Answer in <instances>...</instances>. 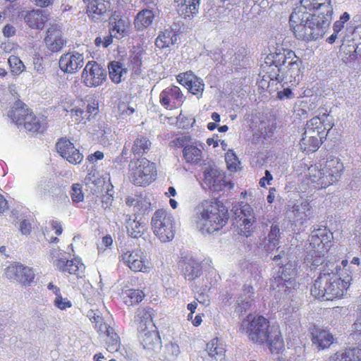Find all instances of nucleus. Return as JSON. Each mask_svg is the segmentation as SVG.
I'll list each match as a JSON object with an SVG mask.
<instances>
[{
    "mask_svg": "<svg viewBox=\"0 0 361 361\" xmlns=\"http://www.w3.org/2000/svg\"><path fill=\"white\" fill-rule=\"evenodd\" d=\"M289 23L295 37L310 42L322 38L328 30L333 13L330 0H300Z\"/></svg>",
    "mask_w": 361,
    "mask_h": 361,
    "instance_id": "obj_1",
    "label": "nucleus"
},
{
    "mask_svg": "<svg viewBox=\"0 0 361 361\" xmlns=\"http://www.w3.org/2000/svg\"><path fill=\"white\" fill-rule=\"evenodd\" d=\"M240 331L255 343H267L271 353L278 352L283 346V340L278 327L270 326L262 316L249 314L241 322Z\"/></svg>",
    "mask_w": 361,
    "mask_h": 361,
    "instance_id": "obj_2",
    "label": "nucleus"
},
{
    "mask_svg": "<svg viewBox=\"0 0 361 361\" xmlns=\"http://www.w3.org/2000/svg\"><path fill=\"white\" fill-rule=\"evenodd\" d=\"M195 222L202 234L212 233L228 222L227 208L220 202L205 200L195 208Z\"/></svg>",
    "mask_w": 361,
    "mask_h": 361,
    "instance_id": "obj_3",
    "label": "nucleus"
},
{
    "mask_svg": "<svg viewBox=\"0 0 361 361\" xmlns=\"http://www.w3.org/2000/svg\"><path fill=\"white\" fill-rule=\"evenodd\" d=\"M151 224L154 235L161 242L173 239L177 225L174 217L165 209H158L154 213Z\"/></svg>",
    "mask_w": 361,
    "mask_h": 361,
    "instance_id": "obj_4",
    "label": "nucleus"
},
{
    "mask_svg": "<svg viewBox=\"0 0 361 361\" xmlns=\"http://www.w3.org/2000/svg\"><path fill=\"white\" fill-rule=\"evenodd\" d=\"M155 176V165L147 159H137L129 164V180L135 185H148L154 180Z\"/></svg>",
    "mask_w": 361,
    "mask_h": 361,
    "instance_id": "obj_5",
    "label": "nucleus"
},
{
    "mask_svg": "<svg viewBox=\"0 0 361 361\" xmlns=\"http://www.w3.org/2000/svg\"><path fill=\"white\" fill-rule=\"evenodd\" d=\"M343 169V164L338 158L328 159L325 167L322 169H317L316 167L309 169L312 181L317 182L322 188H326L336 182L341 176Z\"/></svg>",
    "mask_w": 361,
    "mask_h": 361,
    "instance_id": "obj_6",
    "label": "nucleus"
},
{
    "mask_svg": "<svg viewBox=\"0 0 361 361\" xmlns=\"http://www.w3.org/2000/svg\"><path fill=\"white\" fill-rule=\"evenodd\" d=\"M301 61L298 56L289 62L286 66L281 67L279 72L274 71L272 68V73H270L271 80H275L278 82L284 83H290L291 85H295L302 79L300 71Z\"/></svg>",
    "mask_w": 361,
    "mask_h": 361,
    "instance_id": "obj_7",
    "label": "nucleus"
},
{
    "mask_svg": "<svg viewBox=\"0 0 361 361\" xmlns=\"http://www.w3.org/2000/svg\"><path fill=\"white\" fill-rule=\"evenodd\" d=\"M4 274L8 279L16 281L24 286H30L35 279L32 269L19 263L8 266Z\"/></svg>",
    "mask_w": 361,
    "mask_h": 361,
    "instance_id": "obj_8",
    "label": "nucleus"
},
{
    "mask_svg": "<svg viewBox=\"0 0 361 361\" xmlns=\"http://www.w3.org/2000/svg\"><path fill=\"white\" fill-rule=\"evenodd\" d=\"M82 77L87 87H96L106 80V71L97 62L88 61L82 71Z\"/></svg>",
    "mask_w": 361,
    "mask_h": 361,
    "instance_id": "obj_9",
    "label": "nucleus"
},
{
    "mask_svg": "<svg viewBox=\"0 0 361 361\" xmlns=\"http://www.w3.org/2000/svg\"><path fill=\"white\" fill-rule=\"evenodd\" d=\"M122 260L133 271H147L149 262L140 249L127 251L122 254Z\"/></svg>",
    "mask_w": 361,
    "mask_h": 361,
    "instance_id": "obj_10",
    "label": "nucleus"
},
{
    "mask_svg": "<svg viewBox=\"0 0 361 361\" xmlns=\"http://www.w3.org/2000/svg\"><path fill=\"white\" fill-rule=\"evenodd\" d=\"M333 234L326 228H318L312 231L310 236V246L312 248L317 249L316 252H327L331 247V240Z\"/></svg>",
    "mask_w": 361,
    "mask_h": 361,
    "instance_id": "obj_11",
    "label": "nucleus"
},
{
    "mask_svg": "<svg viewBox=\"0 0 361 361\" xmlns=\"http://www.w3.org/2000/svg\"><path fill=\"white\" fill-rule=\"evenodd\" d=\"M56 148L58 153L71 164H78L83 159L82 154L66 137L59 140L56 144Z\"/></svg>",
    "mask_w": 361,
    "mask_h": 361,
    "instance_id": "obj_12",
    "label": "nucleus"
},
{
    "mask_svg": "<svg viewBox=\"0 0 361 361\" xmlns=\"http://www.w3.org/2000/svg\"><path fill=\"white\" fill-rule=\"evenodd\" d=\"M84 64L82 54L73 51L67 52L61 56L59 60L60 69L66 73L73 74L80 69Z\"/></svg>",
    "mask_w": 361,
    "mask_h": 361,
    "instance_id": "obj_13",
    "label": "nucleus"
},
{
    "mask_svg": "<svg viewBox=\"0 0 361 361\" xmlns=\"http://www.w3.org/2000/svg\"><path fill=\"white\" fill-rule=\"evenodd\" d=\"M44 41L46 48L52 53L61 51L67 43L57 25H53L48 28Z\"/></svg>",
    "mask_w": 361,
    "mask_h": 361,
    "instance_id": "obj_14",
    "label": "nucleus"
},
{
    "mask_svg": "<svg viewBox=\"0 0 361 361\" xmlns=\"http://www.w3.org/2000/svg\"><path fill=\"white\" fill-rule=\"evenodd\" d=\"M296 56L295 52L292 50L285 49L282 47L276 48L274 52L267 56L264 62L269 67L274 66L276 68V73H278L281 67L286 66Z\"/></svg>",
    "mask_w": 361,
    "mask_h": 361,
    "instance_id": "obj_15",
    "label": "nucleus"
},
{
    "mask_svg": "<svg viewBox=\"0 0 361 361\" xmlns=\"http://www.w3.org/2000/svg\"><path fill=\"white\" fill-rule=\"evenodd\" d=\"M111 4L109 0H90L87 6V13L94 21H102L108 17Z\"/></svg>",
    "mask_w": 361,
    "mask_h": 361,
    "instance_id": "obj_16",
    "label": "nucleus"
},
{
    "mask_svg": "<svg viewBox=\"0 0 361 361\" xmlns=\"http://www.w3.org/2000/svg\"><path fill=\"white\" fill-rule=\"evenodd\" d=\"M139 337L143 348L149 353H157L161 349V338L156 331L145 327L140 331Z\"/></svg>",
    "mask_w": 361,
    "mask_h": 361,
    "instance_id": "obj_17",
    "label": "nucleus"
},
{
    "mask_svg": "<svg viewBox=\"0 0 361 361\" xmlns=\"http://www.w3.org/2000/svg\"><path fill=\"white\" fill-rule=\"evenodd\" d=\"M332 280H329V289L326 292V300H332L334 298H339L343 295L344 290H347L350 286L351 277L349 276L341 279L338 276L335 275L332 277Z\"/></svg>",
    "mask_w": 361,
    "mask_h": 361,
    "instance_id": "obj_18",
    "label": "nucleus"
},
{
    "mask_svg": "<svg viewBox=\"0 0 361 361\" xmlns=\"http://www.w3.org/2000/svg\"><path fill=\"white\" fill-rule=\"evenodd\" d=\"M206 351L207 355L204 361H226L225 345L218 338H214L207 344Z\"/></svg>",
    "mask_w": 361,
    "mask_h": 361,
    "instance_id": "obj_19",
    "label": "nucleus"
},
{
    "mask_svg": "<svg viewBox=\"0 0 361 361\" xmlns=\"http://www.w3.org/2000/svg\"><path fill=\"white\" fill-rule=\"evenodd\" d=\"M204 176L206 184L214 190L220 189L225 182L223 171L215 165H208L204 171Z\"/></svg>",
    "mask_w": 361,
    "mask_h": 361,
    "instance_id": "obj_20",
    "label": "nucleus"
},
{
    "mask_svg": "<svg viewBox=\"0 0 361 361\" xmlns=\"http://www.w3.org/2000/svg\"><path fill=\"white\" fill-rule=\"evenodd\" d=\"M335 275L319 273V276L314 281L311 288V294L318 299L326 300V292L329 289V280H332Z\"/></svg>",
    "mask_w": 361,
    "mask_h": 361,
    "instance_id": "obj_21",
    "label": "nucleus"
},
{
    "mask_svg": "<svg viewBox=\"0 0 361 361\" xmlns=\"http://www.w3.org/2000/svg\"><path fill=\"white\" fill-rule=\"evenodd\" d=\"M99 331L106 334V350L109 352H117L120 348L121 342L119 336L114 332V329L106 324H101Z\"/></svg>",
    "mask_w": 361,
    "mask_h": 361,
    "instance_id": "obj_22",
    "label": "nucleus"
},
{
    "mask_svg": "<svg viewBox=\"0 0 361 361\" xmlns=\"http://www.w3.org/2000/svg\"><path fill=\"white\" fill-rule=\"evenodd\" d=\"M295 221H301V223L306 221L312 214V207L307 200H298L292 207Z\"/></svg>",
    "mask_w": 361,
    "mask_h": 361,
    "instance_id": "obj_23",
    "label": "nucleus"
},
{
    "mask_svg": "<svg viewBox=\"0 0 361 361\" xmlns=\"http://www.w3.org/2000/svg\"><path fill=\"white\" fill-rule=\"evenodd\" d=\"M240 214L238 215L240 220L242 221L240 226H243L245 231L240 228L241 233L246 237L250 235L249 229L251 226L255 222V217L253 212V209L249 204L243 205L240 212Z\"/></svg>",
    "mask_w": 361,
    "mask_h": 361,
    "instance_id": "obj_24",
    "label": "nucleus"
},
{
    "mask_svg": "<svg viewBox=\"0 0 361 361\" xmlns=\"http://www.w3.org/2000/svg\"><path fill=\"white\" fill-rule=\"evenodd\" d=\"M25 21L27 25L34 29H41L44 27L47 20V17L44 14V11L37 9L32 10L26 13L25 16Z\"/></svg>",
    "mask_w": 361,
    "mask_h": 361,
    "instance_id": "obj_25",
    "label": "nucleus"
},
{
    "mask_svg": "<svg viewBox=\"0 0 361 361\" xmlns=\"http://www.w3.org/2000/svg\"><path fill=\"white\" fill-rule=\"evenodd\" d=\"M312 341L319 350L324 349L333 343V336L328 331L315 329L312 333Z\"/></svg>",
    "mask_w": 361,
    "mask_h": 361,
    "instance_id": "obj_26",
    "label": "nucleus"
},
{
    "mask_svg": "<svg viewBox=\"0 0 361 361\" xmlns=\"http://www.w3.org/2000/svg\"><path fill=\"white\" fill-rule=\"evenodd\" d=\"M31 113L25 104L18 100L15 102L11 110L8 111V116L17 126H22V122L24 121L23 118Z\"/></svg>",
    "mask_w": 361,
    "mask_h": 361,
    "instance_id": "obj_27",
    "label": "nucleus"
},
{
    "mask_svg": "<svg viewBox=\"0 0 361 361\" xmlns=\"http://www.w3.org/2000/svg\"><path fill=\"white\" fill-rule=\"evenodd\" d=\"M183 266V274L188 281H192L202 274L200 263L192 257L185 258Z\"/></svg>",
    "mask_w": 361,
    "mask_h": 361,
    "instance_id": "obj_28",
    "label": "nucleus"
},
{
    "mask_svg": "<svg viewBox=\"0 0 361 361\" xmlns=\"http://www.w3.org/2000/svg\"><path fill=\"white\" fill-rule=\"evenodd\" d=\"M154 18V13L152 10L142 9L139 11L135 18V27L138 31H142L149 27Z\"/></svg>",
    "mask_w": 361,
    "mask_h": 361,
    "instance_id": "obj_29",
    "label": "nucleus"
},
{
    "mask_svg": "<svg viewBox=\"0 0 361 361\" xmlns=\"http://www.w3.org/2000/svg\"><path fill=\"white\" fill-rule=\"evenodd\" d=\"M200 0H175L178 3V12L185 18L198 13Z\"/></svg>",
    "mask_w": 361,
    "mask_h": 361,
    "instance_id": "obj_30",
    "label": "nucleus"
},
{
    "mask_svg": "<svg viewBox=\"0 0 361 361\" xmlns=\"http://www.w3.org/2000/svg\"><path fill=\"white\" fill-rule=\"evenodd\" d=\"M152 142L147 137L138 135L131 146V153L133 154L135 157L139 159L149 151Z\"/></svg>",
    "mask_w": 361,
    "mask_h": 361,
    "instance_id": "obj_31",
    "label": "nucleus"
},
{
    "mask_svg": "<svg viewBox=\"0 0 361 361\" xmlns=\"http://www.w3.org/2000/svg\"><path fill=\"white\" fill-rule=\"evenodd\" d=\"M177 35L171 29H166L157 36L155 39V45L159 49L170 47L176 44Z\"/></svg>",
    "mask_w": 361,
    "mask_h": 361,
    "instance_id": "obj_32",
    "label": "nucleus"
},
{
    "mask_svg": "<svg viewBox=\"0 0 361 361\" xmlns=\"http://www.w3.org/2000/svg\"><path fill=\"white\" fill-rule=\"evenodd\" d=\"M320 124L321 122L318 116H314L308 121L306 123L302 137L315 136L320 139H326L327 133L319 128Z\"/></svg>",
    "mask_w": 361,
    "mask_h": 361,
    "instance_id": "obj_33",
    "label": "nucleus"
},
{
    "mask_svg": "<svg viewBox=\"0 0 361 361\" xmlns=\"http://www.w3.org/2000/svg\"><path fill=\"white\" fill-rule=\"evenodd\" d=\"M330 361H361V349L356 348L338 351L330 357Z\"/></svg>",
    "mask_w": 361,
    "mask_h": 361,
    "instance_id": "obj_34",
    "label": "nucleus"
},
{
    "mask_svg": "<svg viewBox=\"0 0 361 361\" xmlns=\"http://www.w3.org/2000/svg\"><path fill=\"white\" fill-rule=\"evenodd\" d=\"M108 69L109 78L116 84L120 83L127 73V69L123 68L121 62L116 61H111L108 64Z\"/></svg>",
    "mask_w": 361,
    "mask_h": 361,
    "instance_id": "obj_35",
    "label": "nucleus"
},
{
    "mask_svg": "<svg viewBox=\"0 0 361 361\" xmlns=\"http://www.w3.org/2000/svg\"><path fill=\"white\" fill-rule=\"evenodd\" d=\"M183 155L188 164H198L202 159V152L197 146L186 145L183 149Z\"/></svg>",
    "mask_w": 361,
    "mask_h": 361,
    "instance_id": "obj_36",
    "label": "nucleus"
},
{
    "mask_svg": "<svg viewBox=\"0 0 361 361\" xmlns=\"http://www.w3.org/2000/svg\"><path fill=\"white\" fill-rule=\"evenodd\" d=\"M24 121L22 122V125L27 130L32 133L40 132L43 129V123L40 121V118H37L32 113L27 115L23 118Z\"/></svg>",
    "mask_w": 361,
    "mask_h": 361,
    "instance_id": "obj_37",
    "label": "nucleus"
},
{
    "mask_svg": "<svg viewBox=\"0 0 361 361\" xmlns=\"http://www.w3.org/2000/svg\"><path fill=\"white\" fill-rule=\"evenodd\" d=\"M123 297L126 303L133 305L141 302L145 294L139 289H128L123 291Z\"/></svg>",
    "mask_w": 361,
    "mask_h": 361,
    "instance_id": "obj_38",
    "label": "nucleus"
},
{
    "mask_svg": "<svg viewBox=\"0 0 361 361\" xmlns=\"http://www.w3.org/2000/svg\"><path fill=\"white\" fill-rule=\"evenodd\" d=\"M323 140L315 136L302 137L300 145L304 151L315 152L323 142Z\"/></svg>",
    "mask_w": 361,
    "mask_h": 361,
    "instance_id": "obj_39",
    "label": "nucleus"
},
{
    "mask_svg": "<svg viewBox=\"0 0 361 361\" xmlns=\"http://www.w3.org/2000/svg\"><path fill=\"white\" fill-rule=\"evenodd\" d=\"M277 279L295 278L297 276L295 261H289L280 267Z\"/></svg>",
    "mask_w": 361,
    "mask_h": 361,
    "instance_id": "obj_40",
    "label": "nucleus"
},
{
    "mask_svg": "<svg viewBox=\"0 0 361 361\" xmlns=\"http://www.w3.org/2000/svg\"><path fill=\"white\" fill-rule=\"evenodd\" d=\"M275 281L277 283L276 288L279 289V291H283L285 294L291 293L293 290L296 289L299 286L295 278L282 279H277V278H275Z\"/></svg>",
    "mask_w": 361,
    "mask_h": 361,
    "instance_id": "obj_41",
    "label": "nucleus"
},
{
    "mask_svg": "<svg viewBox=\"0 0 361 361\" xmlns=\"http://www.w3.org/2000/svg\"><path fill=\"white\" fill-rule=\"evenodd\" d=\"M126 228L130 236L137 238L143 234L145 225L135 219H129L126 222Z\"/></svg>",
    "mask_w": 361,
    "mask_h": 361,
    "instance_id": "obj_42",
    "label": "nucleus"
},
{
    "mask_svg": "<svg viewBox=\"0 0 361 361\" xmlns=\"http://www.w3.org/2000/svg\"><path fill=\"white\" fill-rule=\"evenodd\" d=\"M152 314L150 310L145 308H139L135 316V321L140 324V330L152 323Z\"/></svg>",
    "mask_w": 361,
    "mask_h": 361,
    "instance_id": "obj_43",
    "label": "nucleus"
},
{
    "mask_svg": "<svg viewBox=\"0 0 361 361\" xmlns=\"http://www.w3.org/2000/svg\"><path fill=\"white\" fill-rule=\"evenodd\" d=\"M54 185L53 178L43 177L38 180L36 190L41 195H45L48 192H53Z\"/></svg>",
    "mask_w": 361,
    "mask_h": 361,
    "instance_id": "obj_44",
    "label": "nucleus"
},
{
    "mask_svg": "<svg viewBox=\"0 0 361 361\" xmlns=\"http://www.w3.org/2000/svg\"><path fill=\"white\" fill-rule=\"evenodd\" d=\"M66 263H68V264H66V271L68 272L69 274H75L80 276V274L83 273L85 267L79 259H74L72 260H66Z\"/></svg>",
    "mask_w": 361,
    "mask_h": 361,
    "instance_id": "obj_45",
    "label": "nucleus"
},
{
    "mask_svg": "<svg viewBox=\"0 0 361 361\" xmlns=\"http://www.w3.org/2000/svg\"><path fill=\"white\" fill-rule=\"evenodd\" d=\"M252 303V299H250V295L245 298L243 295L239 296L236 302L235 312L240 316L251 307Z\"/></svg>",
    "mask_w": 361,
    "mask_h": 361,
    "instance_id": "obj_46",
    "label": "nucleus"
},
{
    "mask_svg": "<svg viewBox=\"0 0 361 361\" xmlns=\"http://www.w3.org/2000/svg\"><path fill=\"white\" fill-rule=\"evenodd\" d=\"M320 273L329 274V275L338 276V271L341 270V267L336 262V259H330L325 261L324 264L320 269Z\"/></svg>",
    "mask_w": 361,
    "mask_h": 361,
    "instance_id": "obj_47",
    "label": "nucleus"
},
{
    "mask_svg": "<svg viewBox=\"0 0 361 361\" xmlns=\"http://www.w3.org/2000/svg\"><path fill=\"white\" fill-rule=\"evenodd\" d=\"M109 25L110 33H116V37H118V36H117V34L123 35V33L126 31L125 22L121 18L116 20V18H111Z\"/></svg>",
    "mask_w": 361,
    "mask_h": 361,
    "instance_id": "obj_48",
    "label": "nucleus"
},
{
    "mask_svg": "<svg viewBox=\"0 0 361 361\" xmlns=\"http://www.w3.org/2000/svg\"><path fill=\"white\" fill-rule=\"evenodd\" d=\"M204 85L202 80L195 75L191 85H188L187 88L192 94L197 95V97H200L204 90Z\"/></svg>",
    "mask_w": 361,
    "mask_h": 361,
    "instance_id": "obj_49",
    "label": "nucleus"
},
{
    "mask_svg": "<svg viewBox=\"0 0 361 361\" xmlns=\"http://www.w3.org/2000/svg\"><path fill=\"white\" fill-rule=\"evenodd\" d=\"M8 63L11 71L16 75L20 74L25 68L22 61L16 56H11L8 59Z\"/></svg>",
    "mask_w": 361,
    "mask_h": 361,
    "instance_id": "obj_50",
    "label": "nucleus"
},
{
    "mask_svg": "<svg viewBox=\"0 0 361 361\" xmlns=\"http://www.w3.org/2000/svg\"><path fill=\"white\" fill-rule=\"evenodd\" d=\"M71 197L73 202H80L84 200V194L82 190V185L79 183H74L71 187Z\"/></svg>",
    "mask_w": 361,
    "mask_h": 361,
    "instance_id": "obj_51",
    "label": "nucleus"
},
{
    "mask_svg": "<svg viewBox=\"0 0 361 361\" xmlns=\"http://www.w3.org/2000/svg\"><path fill=\"white\" fill-rule=\"evenodd\" d=\"M225 159L228 169L231 171H235L240 164L238 157L233 152L226 154Z\"/></svg>",
    "mask_w": 361,
    "mask_h": 361,
    "instance_id": "obj_52",
    "label": "nucleus"
},
{
    "mask_svg": "<svg viewBox=\"0 0 361 361\" xmlns=\"http://www.w3.org/2000/svg\"><path fill=\"white\" fill-rule=\"evenodd\" d=\"M314 250H317V249L312 248V250L310 251L311 252V265L316 267L321 266L323 267V265L325 263L326 259H324V256L326 252H316L314 253Z\"/></svg>",
    "mask_w": 361,
    "mask_h": 361,
    "instance_id": "obj_53",
    "label": "nucleus"
},
{
    "mask_svg": "<svg viewBox=\"0 0 361 361\" xmlns=\"http://www.w3.org/2000/svg\"><path fill=\"white\" fill-rule=\"evenodd\" d=\"M194 76L195 75L191 71H188L180 73L177 76V80L180 85L188 87V85H191Z\"/></svg>",
    "mask_w": 361,
    "mask_h": 361,
    "instance_id": "obj_54",
    "label": "nucleus"
},
{
    "mask_svg": "<svg viewBox=\"0 0 361 361\" xmlns=\"http://www.w3.org/2000/svg\"><path fill=\"white\" fill-rule=\"evenodd\" d=\"M321 124L319 128L325 132V130H329L334 126L332 123V117L329 114H323L321 116H318Z\"/></svg>",
    "mask_w": 361,
    "mask_h": 361,
    "instance_id": "obj_55",
    "label": "nucleus"
},
{
    "mask_svg": "<svg viewBox=\"0 0 361 361\" xmlns=\"http://www.w3.org/2000/svg\"><path fill=\"white\" fill-rule=\"evenodd\" d=\"M54 304L60 310H66L72 306V303L67 298H62L61 293L56 295Z\"/></svg>",
    "mask_w": 361,
    "mask_h": 361,
    "instance_id": "obj_56",
    "label": "nucleus"
},
{
    "mask_svg": "<svg viewBox=\"0 0 361 361\" xmlns=\"http://www.w3.org/2000/svg\"><path fill=\"white\" fill-rule=\"evenodd\" d=\"M165 90V93L168 94V95L170 97V98L177 99L178 101H181L183 98V94L181 93V91L180 88L177 86H171L169 87Z\"/></svg>",
    "mask_w": 361,
    "mask_h": 361,
    "instance_id": "obj_57",
    "label": "nucleus"
},
{
    "mask_svg": "<svg viewBox=\"0 0 361 361\" xmlns=\"http://www.w3.org/2000/svg\"><path fill=\"white\" fill-rule=\"evenodd\" d=\"M281 235L280 229L277 225H272L271 227L270 232L266 240L271 242L274 244V242H279Z\"/></svg>",
    "mask_w": 361,
    "mask_h": 361,
    "instance_id": "obj_58",
    "label": "nucleus"
},
{
    "mask_svg": "<svg viewBox=\"0 0 361 361\" xmlns=\"http://www.w3.org/2000/svg\"><path fill=\"white\" fill-rule=\"evenodd\" d=\"M167 353L174 357H177L180 353L179 346L176 343H169L166 345Z\"/></svg>",
    "mask_w": 361,
    "mask_h": 361,
    "instance_id": "obj_59",
    "label": "nucleus"
},
{
    "mask_svg": "<svg viewBox=\"0 0 361 361\" xmlns=\"http://www.w3.org/2000/svg\"><path fill=\"white\" fill-rule=\"evenodd\" d=\"M31 224L27 219L23 220L20 224V231L23 235H28L31 231Z\"/></svg>",
    "mask_w": 361,
    "mask_h": 361,
    "instance_id": "obj_60",
    "label": "nucleus"
},
{
    "mask_svg": "<svg viewBox=\"0 0 361 361\" xmlns=\"http://www.w3.org/2000/svg\"><path fill=\"white\" fill-rule=\"evenodd\" d=\"M159 102L161 104V105H163L166 108H169L172 106L170 104L171 98L168 95V94H166V92L165 93V90H164L159 95Z\"/></svg>",
    "mask_w": 361,
    "mask_h": 361,
    "instance_id": "obj_61",
    "label": "nucleus"
},
{
    "mask_svg": "<svg viewBox=\"0 0 361 361\" xmlns=\"http://www.w3.org/2000/svg\"><path fill=\"white\" fill-rule=\"evenodd\" d=\"M277 94L278 97L281 99H290L294 97L292 90L289 87L283 88V90L281 91H279Z\"/></svg>",
    "mask_w": 361,
    "mask_h": 361,
    "instance_id": "obj_62",
    "label": "nucleus"
},
{
    "mask_svg": "<svg viewBox=\"0 0 361 361\" xmlns=\"http://www.w3.org/2000/svg\"><path fill=\"white\" fill-rule=\"evenodd\" d=\"M196 300L203 305L204 306H208L210 303L209 295L204 293H198L195 297Z\"/></svg>",
    "mask_w": 361,
    "mask_h": 361,
    "instance_id": "obj_63",
    "label": "nucleus"
},
{
    "mask_svg": "<svg viewBox=\"0 0 361 361\" xmlns=\"http://www.w3.org/2000/svg\"><path fill=\"white\" fill-rule=\"evenodd\" d=\"M54 265L57 267L59 270L66 271V259L63 258H58L54 261Z\"/></svg>",
    "mask_w": 361,
    "mask_h": 361,
    "instance_id": "obj_64",
    "label": "nucleus"
}]
</instances>
